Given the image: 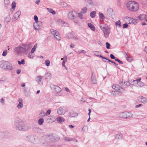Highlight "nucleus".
I'll list each match as a JSON object with an SVG mask.
<instances>
[{
	"label": "nucleus",
	"instance_id": "45",
	"mask_svg": "<svg viewBox=\"0 0 147 147\" xmlns=\"http://www.w3.org/2000/svg\"><path fill=\"white\" fill-rule=\"evenodd\" d=\"M37 46V44L36 43L35 44L33 47L32 48L31 50V52L32 53H33L35 51V50L36 49V47Z\"/></svg>",
	"mask_w": 147,
	"mask_h": 147
},
{
	"label": "nucleus",
	"instance_id": "17",
	"mask_svg": "<svg viewBox=\"0 0 147 147\" xmlns=\"http://www.w3.org/2000/svg\"><path fill=\"white\" fill-rule=\"evenodd\" d=\"M21 13V12L20 11H18L13 16V18L14 19L17 20L18 19L19 17V16L20 15Z\"/></svg>",
	"mask_w": 147,
	"mask_h": 147
},
{
	"label": "nucleus",
	"instance_id": "20",
	"mask_svg": "<svg viewBox=\"0 0 147 147\" xmlns=\"http://www.w3.org/2000/svg\"><path fill=\"white\" fill-rule=\"evenodd\" d=\"M56 118L53 116H51L49 117L48 119V120L51 123L54 122L56 120Z\"/></svg>",
	"mask_w": 147,
	"mask_h": 147
},
{
	"label": "nucleus",
	"instance_id": "48",
	"mask_svg": "<svg viewBox=\"0 0 147 147\" xmlns=\"http://www.w3.org/2000/svg\"><path fill=\"white\" fill-rule=\"evenodd\" d=\"M88 128L86 126H84L82 129V131L84 132L88 130Z\"/></svg>",
	"mask_w": 147,
	"mask_h": 147
},
{
	"label": "nucleus",
	"instance_id": "37",
	"mask_svg": "<svg viewBox=\"0 0 147 147\" xmlns=\"http://www.w3.org/2000/svg\"><path fill=\"white\" fill-rule=\"evenodd\" d=\"M46 115H47V113H46L44 110H42L41 111L39 115L41 117H43L45 116Z\"/></svg>",
	"mask_w": 147,
	"mask_h": 147
},
{
	"label": "nucleus",
	"instance_id": "31",
	"mask_svg": "<svg viewBox=\"0 0 147 147\" xmlns=\"http://www.w3.org/2000/svg\"><path fill=\"white\" fill-rule=\"evenodd\" d=\"M113 11V10L112 8H109L107 9V13L109 15H111V14L112 13Z\"/></svg>",
	"mask_w": 147,
	"mask_h": 147
},
{
	"label": "nucleus",
	"instance_id": "24",
	"mask_svg": "<svg viewBox=\"0 0 147 147\" xmlns=\"http://www.w3.org/2000/svg\"><path fill=\"white\" fill-rule=\"evenodd\" d=\"M57 122L59 123H62L64 121V119L63 117H59L57 118Z\"/></svg>",
	"mask_w": 147,
	"mask_h": 147
},
{
	"label": "nucleus",
	"instance_id": "62",
	"mask_svg": "<svg viewBox=\"0 0 147 147\" xmlns=\"http://www.w3.org/2000/svg\"><path fill=\"white\" fill-rule=\"evenodd\" d=\"M118 92L117 91H116L115 90L114 91H112V92H111V93L112 94L114 95L115 96V94L117 93V92Z\"/></svg>",
	"mask_w": 147,
	"mask_h": 147
},
{
	"label": "nucleus",
	"instance_id": "64",
	"mask_svg": "<svg viewBox=\"0 0 147 147\" xmlns=\"http://www.w3.org/2000/svg\"><path fill=\"white\" fill-rule=\"evenodd\" d=\"M87 1L89 4H91L92 3V0H86Z\"/></svg>",
	"mask_w": 147,
	"mask_h": 147
},
{
	"label": "nucleus",
	"instance_id": "55",
	"mask_svg": "<svg viewBox=\"0 0 147 147\" xmlns=\"http://www.w3.org/2000/svg\"><path fill=\"white\" fill-rule=\"evenodd\" d=\"M16 6V3L14 1L12 2L11 4L12 8L14 9Z\"/></svg>",
	"mask_w": 147,
	"mask_h": 147
},
{
	"label": "nucleus",
	"instance_id": "15",
	"mask_svg": "<svg viewBox=\"0 0 147 147\" xmlns=\"http://www.w3.org/2000/svg\"><path fill=\"white\" fill-rule=\"evenodd\" d=\"M138 100L140 102L144 104H146L147 103V98L144 97L142 96H141L139 98Z\"/></svg>",
	"mask_w": 147,
	"mask_h": 147
},
{
	"label": "nucleus",
	"instance_id": "61",
	"mask_svg": "<svg viewBox=\"0 0 147 147\" xmlns=\"http://www.w3.org/2000/svg\"><path fill=\"white\" fill-rule=\"evenodd\" d=\"M4 3L5 4H8L10 3V0H4Z\"/></svg>",
	"mask_w": 147,
	"mask_h": 147
},
{
	"label": "nucleus",
	"instance_id": "36",
	"mask_svg": "<svg viewBox=\"0 0 147 147\" xmlns=\"http://www.w3.org/2000/svg\"><path fill=\"white\" fill-rule=\"evenodd\" d=\"M137 20L136 19L131 18V19L129 20V23L130 24H133L136 22Z\"/></svg>",
	"mask_w": 147,
	"mask_h": 147
},
{
	"label": "nucleus",
	"instance_id": "50",
	"mask_svg": "<svg viewBox=\"0 0 147 147\" xmlns=\"http://www.w3.org/2000/svg\"><path fill=\"white\" fill-rule=\"evenodd\" d=\"M18 64L20 65H21L22 64H25V60L24 59H23L21 60V61H18Z\"/></svg>",
	"mask_w": 147,
	"mask_h": 147
},
{
	"label": "nucleus",
	"instance_id": "57",
	"mask_svg": "<svg viewBox=\"0 0 147 147\" xmlns=\"http://www.w3.org/2000/svg\"><path fill=\"white\" fill-rule=\"evenodd\" d=\"M7 54V50H5L3 51L2 54L3 56L4 57Z\"/></svg>",
	"mask_w": 147,
	"mask_h": 147
},
{
	"label": "nucleus",
	"instance_id": "10",
	"mask_svg": "<svg viewBox=\"0 0 147 147\" xmlns=\"http://www.w3.org/2000/svg\"><path fill=\"white\" fill-rule=\"evenodd\" d=\"M139 7V5L138 3L135 1L132 8H131V11L133 12L136 11L138 10Z\"/></svg>",
	"mask_w": 147,
	"mask_h": 147
},
{
	"label": "nucleus",
	"instance_id": "49",
	"mask_svg": "<svg viewBox=\"0 0 147 147\" xmlns=\"http://www.w3.org/2000/svg\"><path fill=\"white\" fill-rule=\"evenodd\" d=\"M10 20V18L9 15H7L5 18V20L7 22H9Z\"/></svg>",
	"mask_w": 147,
	"mask_h": 147
},
{
	"label": "nucleus",
	"instance_id": "9",
	"mask_svg": "<svg viewBox=\"0 0 147 147\" xmlns=\"http://www.w3.org/2000/svg\"><path fill=\"white\" fill-rule=\"evenodd\" d=\"M67 112L66 107H61L58 109L57 112L58 114L60 115L64 114Z\"/></svg>",
	"mask_w": 147,
	"mask_h": 147
},
{
	"label": "nucleus",
	"instance_id": "29",
	"mask_svg": "<svg viewBox=\"0 0 147 147\" xmlns=\"http://www.w3.org/2000/svg\"><path fill=\"white\" fill-rule=\"evenodd\" d=\"M46 79H50L51 77V74L49 72L46 73L45 75Z\"/></svg>",
	"mask_w": 147,
	"mask_h": 147
},
{
	"label": "nucleus",
	"instance_id": "21",
	"mask_svg": "<svg viewBox=\"0 0 147 147\" xmlns=\"http://www.w3.org/2000/svg\"><path fill=\"white\" fill-rule=\"evenodd\" d=\"M44 137L47 139V140L50 139V141H52V139L53 138V137L52 134H49L46 135Z\"/></svg>",
	"mask_w": 147,
	"mask_h": 147
},
{
	"label": "nucleus",
	"instance_id": "46",
	"mask_svg": "<svg viewBox=\"0 0 147 147\" xmlns=\"http://www.w3.org/2000/svg\"><path fill=\"white\" fill-rule=\"evenodd\" d=\"M23 106V103H19L18 104L17 106V108L20 109L22 108Z\"/></svg>",
	"mask_w": 147,
	"mask_h": 147
},
{
	"label": "nucleus",
	"instance_id": "19",
	"mask_svg": "<svg viewBox=\"0 0 147 147\" xmlns=\"http://www.w3.org/2000/svg\"><path fill=\"white\" fill-rule=\"evenodd\" d=\"M22 46L23 47H24L26 52L27 50L29 49L31 47L30 44H24Z\"/></svg>",
	"mask_w": 147,
	"mask_h": 147
},
{
	"label": "nucleus",
	"instance_id": "42",
	"mask_svg": "<svg viewBox=\"0 0 147 147\" xmlns=\"http://www.w3.org/2000/svg\"><path fill=\"white\" fill-rule=\"evenodd\" d=\"M34 56V55L33 54V53H32V52L29 53L28 55V57L30 59H32Z\"/></svg>",
	"mask_w": 147,
	"mask_h": 147
},
{
	"label": "nucleus",
	"instance_id": "32",
	"mask_svg": "<svg viewBox=\"0 0 147 147\" xmlns=\"http://www.w3.org/2000/svg\"><path fill=\"white\" fill-rule=\"evenodd\" d=\"M47 10L51 13L53 15H55V12L53 9L51 8H47Z\"/></svg>",
	"mask_w": 147,
	"mask_h": 147
},
{
	"label": "nucleus",
	"instance_id": "26",
	"mask_svg": "<svg viewBox=\"0 0 147 147\" xmlns=\"http://www.w3.org/2000/svg\"><path fill=\"white\" fill-rule=\"evenodd\" d=\"M123 137V135L121 133H119L116 134L115 136L116 139L121 140Z\"/></svg>",
	"mask_w": 147,
	"mask_h": 147
},
{
	"label": "nucleus",
	"instance_id": "41",
	"mask_svg": "<svg viewBox=\"0 0 147 147\" xmlns=\"http://www.w3.org/2000/svg\"><path fill=\"white\" fill-rule=\"evenodd\" d=\"M44 119L42 118L39 119L38 120V123L39 125H42L44 123Z\"/></svg>",
	"mask_w": 147,
	"mask_h": 147
},
{
	"label": "nucleus",
	"instance_id": "7",
	"mask_svg": "<svg viewBox=\"0 0 147 147\" xmlns=\"http://www.w3.org/2000/svg\"><path fill=\"white\" fill-rule=\"evenodd\" d=\"M77 14L75 11L70 12L67 15V18L69 19L72 20L77 17Z\"/></svg>",
	"mask_w": 147,
	"mask_h": 147
},
{
	"label": "nucleus",
	"instance_id": "16",
	"mask_svg": "<svg viewBox=\"0 0 147 147\" xmlns=\"http://www.w3.org/2000/svg\"><path fill=\"white\" fill-rule=\"evenodd\" d=\"M42 76H37L36 78V81L38 82V84L40 85H42L43 84V83L42 82Z\"/></svg>",
	"mask_w": 147,
	"mask_h": 147
},
{
	"label": "nucleus",
	"instance_id": "38",
	"mask_svg": "<svg viewBox=\"0 0 147 147\" xmlns=\"http://www.w3.org/2000/svg\"><path fill=\"white\" fill-rule=\"evenodd\" d=\"M57 22L59 24H64L65 23L64 21L61 19H58L57 20Z\"/></svg>",
	"mask_w": 147,
	"mask_h": 147
},
{
	"label": "nucleus",
	"instance_id": "8",
	"mask_svg": "<svg viewBox=\"0 0 147 147\" xmlns=\"http://www.w3.org/2000/svg\"><path fill=\"white\" fill-rule=\"evenodd\" d=\"M112 88L115 90L119 92H122L124 91L123 89L117 84L113 85L112 86Z\"/></svg>",
	"mask_w": 147,
	"mask_h": 147
},
{
	"label": "nucleus",
	"instance_id": "18",
	"mask_svg": "<svg viewBox=\"0 0 147 147\" xmlns=\"http://www.w3.org/2000/svg\"><path fill=\"white\" fill-rule=\"evenodd\" d=\"M123 53L127 61L130 62L132 61V58L128 56L126 52H123Z\"/></svg>",
	"mask_w": 147,
	"mask_h": 147
},
{
	"label": "nucleus",
	"instance_id": "34",
	"mask_svg": "<svg viewBox=\"0 0 147 147\" xmlns=\"http://www.w3.org/2000/svg\"><path fill=\"white\" fill-rule=\"evenodd\" d=\"M34 19L35 21V22L34 23V26H35L36 25L37 22H38V18L36 15H35L34 16Z\"/></svg>",
	"mask_w": 147,
	"mask_h": 147
},
{
	"label": "nucleus",
	"instance_id": "51",
	"mask_svg": "<svg viewBox=\"0 0 147 147\" xmlns=\"http://www.w3.org/2000/svg\"><path fill=\"white\" fill-rule=\"evenodd\" d=\"M9 134V133L7 132H1V136L5 137Z\"/></svg>",
	"mask_w": 147,
	"mask_h": 147
},
{
	"label": "nucleus",
	"instance_id": "25",
	"mask_svg": "<svg viewBox=\"0 0 147 147\" xmlns=\"http://www.w3.org/2000/svg\"><path fill=\"white\" fill-rule=\"evenodd\" d=\"M131 85L130 83L128 81L124 82L121 84V85L123 86L125 88H127Z\"/></svg>",
	"mask_w": 147,
	"mask_h": 147
},
{
	"label": "nucleus",
	"instance_id": "22",
	"mask_svg": "<svg viewBox=\"0 0 147 147\" xmlns=\"http://www.w3.org/2000/svg\"><path fill=\"white\" fill-rule=\"evenodd\" d=\"M91 80L92 83L93 84H96L97 82L96 80V77L94 75H93V74H92L91 77Z\"/></svg>",
	"mask_w": 147,
	"mask_h": 147
},
{
	"label": "nucleus",
	"instance_id": "33",
	"mask_svg": "<svg viewBox=\"0 0 147 147\" xmlns=\"http://www.w3.org/2000/svg\"><path fill=\"white\" fill-rule=\"evenodd\" d=\"M12 69V65L9 63H7V68L6 69L7 70H11Z\"/></svg>",
	"mask_w": 147,
	"mask_h": 147
},
{
	"label": "nucleus",
	"instance_id": "12",
	"mask_svg": "<svg viewBox=\"0 0 147 147\" xmlns=\"http://www.w3.org/2000/svg\"><path fill=\"white\" fill-rule=\"evenodd\" d=\"M135 1H130L127 3L126 4V6L127 9L131 11V9L132 8Z\"/></svg>",
	"mask_w": 147,
	"mask_h": 147
},
{
	"label": "nucleus",
	"instance_id": "53",
	"mask_svg": "<svg viewBox=\"0 0 147 147\" xmlns=\"http://www.w3.org/2000/svg\"><path fill=\"white\" fill-rule=\"evenodd\" d=\"M115 24L116 26H118L119 27H121V22L119 20L118 21H117L115 22Z\"/></svg>",
	"mask_w": 147,
	"mask_h": 147
},
{
	"label": "nucleus",
	"instance_id": "35",
	"mask_svg": "<svg viewBox=\"0 0 147 147\" xmlns=\"http://www.w3.org/2000/svg\"><path fill=\"white\" fill-rule=\"evenodd\" d=\"M141 80V78H139L137 79L136 80H134L132 81V82L133 84L135 85L138 84V82L139 81H140Z\"/></svg>",
	"mask_w": 147,
	"mask_h": 147
},
{
	"label": "nucleus",
	"instance_id": "58",
	"mask_svg": "<svg viewBox=\"0 0 147 147\" xmlns=\"http://www.w3.org/2000/svg\"><path fill=\"white\" fill-rule=\"evenodd\" d=\"M106 48L107 49H109L110 48V44L107 42H106Z\"/></svg>",
	"mask_w": 147,
	"mask_h": 147
},
{
	"label": "nucleus",
	"instance_id": "43",
	"mask_svg": "<svg viewBox=\"0 0 147 147\" xmlns=\"http://www.w3.org/2000/svg\"><path fill=\"white\" fill-rule=\"evenodd\" d=\"M55 38L58 40H61V38L59 34L58 35H56L55 36Z\"/></svg>",
	"mask_w": 147,
	"mask_h": 147
},
{
	"label": "nucleus",
	"instance_id": "28",
	"mask_svg": "<svg viewBox=\"0 0 147 147\" xmlns=\"http://www.w3.org/2000/svg\"><path fill=\"white\" fill-rule=\"evenodd\" d=\"M63 138L65 140L68 141H74L75 140V139L69 138V137H67L65 136H63Z\"/></svg>",
	"mask_w": 147,
	"mask_h": 147
},
{
	"label": "nucleus",
	"instance_id": "60",
	"mask_svg": "<svg viewBox=\"0 0 147 147\" xmlns=\"http://www.w3.org/2000/svg\"><path fill=\"white\" fill-rule=\"evenodd\" d=\"M5 102V100L3 98H1V104L2 105H4Z\"/></svg>",
	"mask_w": 147,
	"mask_h": 147
},
{
	"label": "nucleus",
	"instance_id": "30",
	"mask_svg": "<svg viewBox=\"0 0 147 147\" xmlns=\"http://www.w3.org/2000/svg\"><path fill=\"white\" fill-rule=\"evenodd\" d=\"M88 26L90 28V29L92 31H94L95 30V28L94 26L91 23H89L88 24Z\"/></svg>",
	"mask_w": 147,
	"mask_h": 147
},
{
	"label": "nucleus",
	"instance_id": "54",
	"mask_svg": "<svg viewBox=\"0 0 147 147\" xmlns=\"http://www.w3.org/2000/svg\"><path fill=\"white\" fill-rule=\"evenodd\" d=\"M45 64L47 66H48L50 64V61L49 60L46 59L45 61Z\"/></svg>",
	"mask_w": 147,
	"mask_h": 147
},
{
	"label": "nucleus",
	"instance_id": "44",
	"mask_svg": "<svg viewBox=\"0 0 147 147\" xmlns=\"http://www.w3.org/2000/svg\"><path fill=\"white\" fill-rule=\"evenodd\" d=\"M87 10L86 7H84L82 9L81 12L83 13H85L86 12Z\"/></svg>",
	"mask_w": 147,
	"mask_h": 147
},
{
	"label": "nucleus",
	"instance_id": "11",
	"mask_svg": "<svg viewBox=\"0 0 147 147\" xmlns=\"http://www.w3.org/2000/svg\"><path fill=\"white\" fill-rule=\"evenodd\" d=\"M9 62L7 61H1V67L4 69H6L7 68V65Z\"/></svg>",
	"mask_w": 147,
	"mask_h": 147
},
{
	"label": "nucleus",
	"instance_id": "27",
	"mask_svg": "<svg viewBox=\"0 0 147 147\" xmlns=\"http://www.w3.org/2000/svg\"><path fill=\"white\" fill-rule=\"evenodd\" d=\"M51 33L54 36L56 35H58L59 32L56 30L53 29L50 30Z\"/></svg>",
	"mask_w": 147,
	"mask_h": 147
},
{
	"label": "nucleus",
	"instance_id": "59",
	"mask_svg": "<svg viewBox=\"0 0 147 147\" xmlns=\"http://www.w3.org/2000/svg\"><path fill=\"white\" fill-rule=\"evenodd\" d=\"M115 61H117L120 64H123V63L122 61L119 60L117 58L115 59Z\"/></svg>",
	"mask_w": 147,
	"mask_h": 147
},
{
	"label": "nucleus",
	"instance_id": "39",
	"mask_svg": "<svg viewBox=\"0 0 147 147\" xmlns=\"http://www.w3.org/2000/svg\"><path fill=\"white\" fill-rule=\"evenodd\" d=\"M96 12L95 11H92L90 13V16L92 18H94L95 17Z\"/></svg>",
	"mask_w": 147,
	"mask_h": 147
},
{
	"label": "nucleus",
	"instance_id": "13",
	"mask_svg": "<svg viewBox=\"0 0 147 147\" xmlns=\"http://www.w3.org/2000/svg\"><path fill=\"white\" fill-rule=\"evenodd\" d=\"M42 22L38 21L37 22V24L36 25L34 26V24H33V26L35 30H40L42 27Z\"/></svg>",
	"mask_w": 147,
	"mask_h": 147
},
{
	"label": "nucleus",
	"instance_id": "52",
	"mask_svg": "<svg viewBox=\"0 0 147 147\" xmlns=\"http://www.w3.org/2000/svg\"><path fill=\"white\" fill-rule=\"evenodd\" d=\"M94 53L95 56H97L98 57H100V56L101 55H99L100 52L98 51H94Z\"/></svg>",
	"mask_w": 147,
	"mask_h": 147
},
{
	"label": "nucleus",
	"instance_id": "3",
	"mask_svg": "<svg viewBox=\"0 0 147 147\" xmlns=\"http://www.w3.org/2000/svg\"><path fill=\"white\" fill-rule=\"evenodd\" d=\"M50 87L51 89L54 90L55 92L57 94L58 96H61L63 94L61 92V89L59 86L51 84L50 85Z\"/></svg>",
	"mask_w": 147,
	"mask_h": 147
},
{
	"label": "nucleus",
	"instance_id": "63",
	"mask_svg": "<svg viewBox=\"0 0 147 147\" xmlns=\"http://www.w3.org/2000/svg\"><path fill=\"white\" fill-rule=\"evenodd\" d=\"M111 58L112 59H116L114 56L113 54H111L110 55Z\"/></svg>",
	"mask_w": 147,
	"mask_h": 147
},
{
	"label": "nucleus",
	"instance_id": "2",
	"mask_svg": "<svg viewBox=\"0 0 147 147\" xmlns=\"http://www.w3.org/2000/svg\"><path fill=\"white\" fill-rule=\"evenodd\" d=\"M65 37L68 39H72L75 40H79L78 37L75 34L73 31L66 34H65Z\"/></svg>",
	"mask_w": 147,
	"mask_h": 147
},
{
	"label": "nucleus",
	"instance_id": "5",
	"mask_svg": "<svg viewBox=\"0 0 147 147\" xmlns=\"http://www.w3.org/2000/svg\"><path fill=\"white\" fill-rule=\"evenodd\" d=\"M36 137L33 135H29L26 137L27 140L32 143H35L36 142Z\"/></svg>",
	"mask_w": 147,
	"mask_h": 147
},
{
	"label": "nucleus",
	"instance_id": "1",
	"mask_svg": "<svg viewBox=\"0 0 147 147\" xmlns=\"http://www.w3.org/2000/svg\"><path fill=\"white\" fill-rule=\"evenodd\" d=\"M16 129L20 131H24L28 129V127L25 125L23 121L21 120H16L15 121Z\"/></svg>",
	"mask_w": 147,
	"mask_h": 147
},
{
	"label": "nucleus",
	"instance_id": "4",
	"mask_svg": "<svg viewBox=\"0 0 147 147\" xmlns=\"http://www.w3.org/2000/svg\"><path fill=\"white\" fill-rule=\"evenodd\" d=\"M120 117L125 119H129L132 117V114L130 112H125L119 113Z\"/></svg>",
	"mask_w": 147,
	"mask_h": 147
},
{
	"label": "nucleus",
	"instance_id": "47",
	"mask_svg": "<svg viewBox=\"0 0 147 147\" xmlns=\"http://www.w3.org/2000/svg\"><path fill=\"white\" fill-rule=\"evenodd\" d=\"M137 85L140 87H142L144 85V84L143 82L140 81H139L138 83V84Z\"/></svg>",
	"mask_w": 147,
	"mask_h": 147
},
{
	"label": "nucleus",
	"instance_id": "23",
	"mask_svg": "<svg viewBox=\"0 0 147 147\" xmlns=\"http://www.w3.org/2000/svg\"><path fill=\"white\" fill-rule=\"evenodd\" d=\"M146 16L144 14L140 15L137 18L139 20L145 21L146 18Z\"/></svg>",
	"mask_w": 147,
	"mask_h": 147
},
{
	"label": "nucleus",
	"instance_id": "6",
	"mask_svg": "<svg viewBox=\"0 0 147 147\" xmlns=\"http://www.w3.org/2000/svg\"><path fill=\"white\" fill-rule=\"evenodd\" d=\"M14 51L17 54L21 53H25L26 52L25 49L24 47H16L15 48Z\"/></svg>",
	"mask_w": 147,
	"mask_h": 147
},
{
	"label": "nucleus",
	"instance_id": "56",
	"mask_svg": "<svg viewBox=\"0 0 147 147\" xmlns=\"http://www.w3.org/2000/svg\"><path fill=\"white\" fill-rule=\"evenodd\" d=\"M24 94L26 95V96H29L30 95L29 94V92L28 91H27L26 90H24Z\"/></svg>",
	"mask_w": 147,
	"mask_h": 147
},
{
	"label": "nucleus",
	"instance_id": "40",
	"mask_svg": "<svg viewBox=\"0 0 147 147\" xmlns=\"http://www.w3.org/2000/svg\"><path fill=\"white\" fill-rule=\"evenodd\" d=\"M99 15L100 17L102 19V21H103L105 19V16L103 14L101 13H99Z\"/></svg>",
	"mask_w": 147,
	"mask_h": 147
},
{
	"label": "nucleus",
	"instance_id": "14",
	"mask_svg": "<svg viewBox=\"0 0 147 147\" xmlns=\"http://www.w3.org/2000/svg\"><path fill=\"white\" fill-rule=\"evenodd\" d=\"M104 34V35L105 37L107 38L109 34L110 33V30L108 28H106L103 31Z\"/></svg>",
	"mask_w": 147,
	"mask_h": 147
}]
</instances>
